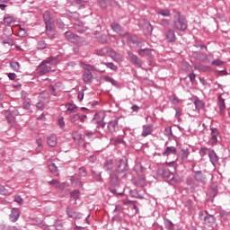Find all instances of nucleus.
<instances>
[{"mask_svg":"<svg viewBox=\"0 0 230 230\" xmlns=\"http://www.w3.org/2000/svg\"><path fill=\"white\" fill-rule=\"evenodd\" d=\"M10 66L13 71L19 72L21 70V64L17 61L11 62Z\"/></svg>","mask_w":230,"mask_h":230,"instance_id":"obj_40","label":"nucleus"},{"mask_svg":"<svg viewBox=\"0 0 230 230\" xmlns=\"http://www.w3.org/2000/svg\"><path fill=\"white\" fill-rule=\"evenodd\" d=\"M108 130H110V132H116V120L108 123Z\"/></svg>","mask_w":230,"mask_h":230,"instance_id":"obj_41","label":"nucleus"},{"mask_svg":"<svg viewBox=\"0 0 230 230\" xmlns=\"http://www.w3.org/2000/svg\"><path fill=\"white\" fill-rule=\"evenodd\" d=\"M86 67L87 68L84 69L82 75L83 82H84V84H93V79L94 78V76L93 75L91 70L93 71V69H94V66H93L92 65H87Z\"/></svg>","mask_w":230,"mask_h":230,"instance_id":"obj_4","label":"nucleus"},{"mask_svg":"<svg viewBox=\"0 0 230 230\" xmlns=\"http://www.w3.org/2000/svg\"><path fill=\"white\" fill-rule=\"evenodd\" d=\"M71 199L74 200H78L80 199V190H74L70 194Z\"/></svg>","mask_w":230,"mask_h":230,"instance_id":"obj_39","label":"nucleus"},{"mask_svg":"<svg viewBox=\"0 0 230 230\" xmlns=\"http://www.w3.org/2000/svg\"><path fill=\"white\" fill-rule=\"evenodd\" d=\"M79 175L81 177H85V175H87V169H85V167H80L79 168Z\"/></svg>","mask_w":230,"mask_h":230,"instance_id":"obj_52","label":"nucleus"},{"mask_svg":"<svg viewBox=\"0 0 230 230\" xmlns=\"http://www.w3.org/2000/svg\"><path fill=\"white\" fill-rule=\"evenodd\" d=\"M14 202H17V204H20V206H22L24 199L21 196H15Z\"/></svg>","mask_w":230,"mask_h":230,"instance_id":"obj_55","label":"nucleus"},{"mask_svg":"<svg viewBox=\"0 0 230 230\" xmlns=\"http://www.w3.org/2000/svg\"><path fill=\"white\" fill-rule=\"evenodd\" d=\"M65 37L66 40H68L69 42H72L73 44H76V42L80 40V37L78 35L69 31L65 32Z\"/></svg>","mask_w":230,"mask_h":230,"instance_id":"obj_13","label":"nucleus"},{"mask_svg":"<svg viewBox=\"0 0 230 230\" xmlns=\"http://www.w3.org/2000/svg\"><path fill=\"white\" fill-rule=\"evenodd\" d=\"M4 22L5 24H12V22H13V16L6 14L4 18Z\"/></svg>","mask_w":230,"mask_h":230,"instance_id":"obj_42","label":"nucleus"},{"mask_svg":"<svg viewBox=\"0 0 230 230\" xmlns=\"http://www.w3.org/2000/svg\"><path fill=\"white\" fill-rule=\"evenodd\" d=\"M129 195H130V197H132L133 199H145V197H143L141 194H139V192H137V190H130V191H129Z\"/></svg>","mask_w":230,"mask_h":230,"instance_id":"obj_34","label":"nucleus"},{"mask_svg":"<svg viewBox=\"0 0 230 230\" xmlns=\"http://www.w3.org/2000/svg\"><path fill=\"white\" fill-rule=\"evenodd\" d=\"M129 40L132 42V44L137 46L138 48H142L143 44H145V40H143L141 38H137V36L129 37Z\"/></svg>","mask_w":230,"mask_h":230,"instance_id":"obj_16","label":"nucleus"},{"mask_svg":"<svg viewBox=\"0 0 230 230\" xmlns=\"http://www.w3.org/2000/svg\"><path fill=\"white\" fill-rule=\"evenodd\" d=\"M95 53L98 55V57H105V55L108 53L111 58L116 56V52L108 47L98 49L95 50Z\"/></svg>","mask_w":230,"mask_h":230,"instance_id":"obj_9","label":"nucleus"},{"mask_svg":"<svg viewBox=\"0 0 230 230\" xmlns=\"http://www.w3.org/2000/svg\"><path fill=\"white\" fill-rule=\"evenodd\" d=\"M173 29L178 30V31H186L188 30V21L181 13H176L174 15V22H173Z\"/></svg>","mask_w":230,"mask_h":230,"instance_id":"obj_2","label":"nucleus"},{"mask_svg":"<svg viewBox=\"0 0 230 230\" xmlns=\"http://www.w3.org/2000/svg\"><path fill=\"white\" fill-rule=\"evenodd\" d=\"M55 72V69L51 68L50 63L48 61H42L38 66V73L40 76H44V75H48V73Z\"/></svg>","mask_w":230,"mask_h":230,"instance_id":"obj_3","label":"nucleus"},{"mask_svg":"<svg viewBox=\"0 0 230 230\" xmlns=\"http://www.w3.org/2000/svg\"><path fill=\"white\" fill-rule=\"evenodd\" d=\"M161 26H164V28H168L170 26V22L166 19H163L160 21Z\"/></svg>","mask_w":230,"mask_h":230,"instance_id":"obj_56","label":"nucleus"},{"mask_svg":"<svg viewBox=\"0 0 230 230\" xmlns=\"http://www.w3.org/2000/svg\"><path fill=\"white\" fill-rule=\"evenodd\" d=\"M164 136H166L167 137H172V136L173 135L172 132V127H167V128H165L164 130Z\"/></svg>","mask_w":230,"mask_h":230,"instance_id":"obj_45","label":"nucleus"},{"mask_svg":"<svg viewBox=\"0 0 230 230\" xmlns=\"http://www.w3.org/2000/svg\"><path fill=\"white\" fill-rule=\"evenodd\" d=\"M116 30H117V33L119 35V37H125V35H128V32L124 31L123 27H121V25L117 24Z\"/></svg>","mask_w":230,"mask_h":230,"instance_id":"obj_35","label":"nucleus"},{"mask_svg":"<svg viewBox=\"0 0 230 230\" xmlns=\"http://www.w3.org/2000/svg\"><path fill=\"white\" fill-rule=\"evenodd\" d=\"M47 64H54L55 66H57V64H60V55L49 58V59L47 60Z\"/></svg>","mask_w":230,"mask_h":230,"instance_id":"obj_30","label":"nucleus"},{"mask_svg":"<svg viewBox=\"0 0 230 230\" xmlns=\"http://www.w3.org/2000/svg\"><path fill=\"white\" fill-rule=\"evenodd\" d=\"M194 105L199 111H200V109H204V102L200 99H196L194 101Z\"/></svg>","mask_w":230,"mask_h":230,"instance_id":"obj_36","label":"nucleus"},{"mask_svg":"<svg viewBox=\"0 0 230 230\" xmlns=\"http://www.w3.org/2000/svg\"><path fill=\"white\" fill-rule=\"evenodd\" d=\"M156 174L158 177H162V179H169V181H175V174L170 172V170L166 168H159L156 171Z\"/></svg>","mask_w":230,"mask_h":230,"instance_id":"obj_5","label":"nucleus"},{"mask_svg":"<svg viewBox=\"0 0 230 230\" xmlns=\"http://www.w3.org/2000/svg\"><path fill=\"white\" fill-rule=\"evenodd\" d=\"M19 217H21V211L19 208H13L11 214L9 215V220L15 223L17 220H19Z\"/></svg>","mask_w":230,"mask_h":230,"instance_id":"obj_14","label":"nucleus"},{"mask_svg":"<svg viewBox=\"0 0 230 230\" xmlns=\"http://www.w3.org/2000/svg\"><path fill=\"white\" fill-rule=\"evenodd\" d=\"M36 107L39 111H44V109H46V97L40 96V101L36 104Z\"/></svg>","mask_w":230,"mask_h":230,"instance_id":"obj_25","label":"nucleus"},{"mask_svg":"<svg viewBox=\"0 0 230 230\" xmlns=\"http://www.w3.org/2000/svg\"><path fill=\"white\" fill-rule=\"evenodd\" d=\"M93 137H94V133L93 131H87L84 134V139H91Z\"/></svg>","mask_w":230,"mask_h":230,"instance_id":"obj_58","label":"nucleus"},{"mask_svg":"<svg viewBox=\"0 0 230 230\" xmlns=\"http://www.w3.org/2000/svg\"><path fill=\"white\" fill-rule=\"evenodd\" d=\"M57 135H49L47 137V145H49V146H51V148H55V146H57Z\"/></svg>","mask_w":230,"mask_h":230,"instance_id":"obj_17","label":"nucleus"},{"mask_svg":"<svg viewBox=\"0 0 230 230\" xmlns=\"http://www.w3.org/2000/svg\"><path fill=\"white\" fill-rule=\"evenodd\" d=\"M199 217L206 227H210L211 229H213V227H215L217 224V217L209 214V212H208L207 210L199 211Z\"/></svg>","mask_w":230,"mask_h":230,"instance_id":"obj_1","label":"nucleus"},{"mask_svg":"<svg viewBox=\"0 0 230 230\" xmlns=\"http://www.w3.org/2000/svg\"><path fill=\"white\" fill-rule=\"evenodd\" d=\"M194 172V179L198 181V182H204L206 181V176L202 174V171H193Z\"/></svg>","mask_w":230,"mask_h":230,"instance_id":"obj_22","label":"nucleus"},{"mask_svg":"<svg viewBox=\"0 0 230 230\" xmlns=\"http://www.w3.org/2000/svg\"><path fill=\"white\" fill-rule=\"evenodd\" d=\"M31 107V104L28 101H24L22 102V108L25 109V111H30V108Z\"/></svg>","mask_w":230,"mask_h":230,"instance_id":"obj_57","label":"nucleus"},{"mask_svg":"<svg viewBox=\"0 0 230 230\" xmlns=\"http://www.w3.org/2000/svg\"><path fill=\"white\" fill-rule=\"evenodd\" d=\"M70 119L72 121V123H76V121H78V119H80V114H75L70 117Z\"/></svg>","mask_w":230,"mask_h":230,"instance_id":"obj_60","label":"nucleus"},{"mask_svg":"<svg viewBox=\"0 0 230 230\" xmlns=\"http://www.w3.org/2000/svg\"><path fill=\"white\" fill-rule=\"evenodd\" d=\"M66 214L69 217V218H75V219H80L82 218V214L73 210L70 207L66 208Z\"/></svg>","mask_w":230,"mask_h":230,"instance_id":"obj_15","label":"nucleus"},{"mask_svg":"<svg viewBox=\"0 0 230 230\" xmlns=\"http://www.w3.org/2000/svg\"><path fill=\"white\" fill-rule=\"evenodd\" d=\"M164 225L167 230H175V225L168 218H164Z\"/></svg>","mask_w":230,"mask_h":230,"instance_id":"obj_28","label":"nucleus"},{"mask_svg":"<svg viewBox=\"0 0 230 230\" xmlns=\"http://www.w3.org/2000/svg\"><path fill=\"white\" fill-rule=\"evenodd\" d=\"M92 175L93 179H95V181H102V174H100V172H96V171H92Z\"/></svg>","mask_w":230,"mask_h":230,"instance_id":"obj_46","label":"nucleus"},{"mask_svg":"<svg viewBox=\"0 0 230 230\" xmlns=\"http://www.w3.org/2000/svg\"><path fill=\"white\" fill-rule=\"evenodd\" d=\"M103 80L104 82H109L110 84H112V85H116V81H114V79L109 75L103 76Z\"/></svg>","mask_w":230,"mask_h":230,"instance_id":"obj_47","label":"nucleus"},{"mask_svg":"<svg viewBox=\"0 0 230 230\" xmlns=\"http://www.w3.org/2000/svg\"><path fill=\"white\" fill-rule=\"evenodd\" d=\"M152 49H141L137 51L139 57H152Z\"/></svg>","mask_w":230,"mask_h":230,"instance_id":"obj_24","label":"nucleus"},{"mask_svg":"<svg viewBox=\"0 0 230 230\" xmlns=\"http://www.w3.org/2000/svg\"><path fill=\"white\" fill-rule=\"evenodd\" d=\"M66 111V114H73V112H76V110L78 109L77 106H75V104L68 102L65 105Z\"/></svg>","mask_w":230,"mask_h":230,"instance_id":"obj_23","label":"nucleus"},{"mask_svg":"<svg viewBox=\"0 0 230 230\" xmlns=\"http://www.w3.org/2000/svg\"><path fill=\"white\" fill-rule=\"evenodd\" d=\"M46 46H48L46 40H40L38 41L36 48L37 49H46Z\"/></svg>","mask_w":230,"mask_h":230,"instance_id":"obj_38","label":"nucleus"},{"mask_svg":"<svg viewBox=\"0 0 230 230\" xmlns=\"http://www.w3.org/2000/svg\"><path fill=\"white\" fill-rule=\"evenodd\" d=\"M112 168H114V163L112 162V160L111 159L106 160L104 163V169L107 172H111V170H112Z\"/></svg>","mask_w":230,"mask_h":230,"instance_id":"obj_32","label":"nucleus"},{"mask_svg":"<svg viewBox=\"0 0 230 230\" xmlns=\"http://www.w3.org/2000/svg\"><path fill=\"white\" fill-rule=\"evenodd\" d=\"M135 186H138L139 188H145L146 186V180L143 177L138 178L134 181Z\"/></svg>","mask_w":230,"mask_h":230,"instance_id":"obj_31","label":"nucleus"},{"mask_svg":"<svg viewBox=\"0 0 230 230\" xmlns=\"http://www.w3.org/2000/svg\"><path fill=\"white\" fill-rule=\"evenodd\" d=\"M208 157L212 164L215 165L217 163H218V155H217V153L215 152V150L209 151Z\"/></svg>","mask_w":230,"mask_h":230,"instance_id":"obj_26","label":"nucleus"},{"mask_svg":"<svg viewBox=\"0 0 230 230\" xmlns=\"http://www.w3.org/2000/svg\"><path fill=\"white\" fill-rule=\"evenodd\" d=\"M1 43L2 44H13V40H12V38H4V37H1L0 38Z\"/></svg>","mask_w":230,"mask_h":230,"instance_id":"obj_44","label":"nucleus"},{"mask_svg":"<svg viewBox=\"0 0 230 230\" xmlns=\"http://www.w3.org/2000/svg\"><path fill=\"white\" fill-rule=\"evenodd\" d=\"M4 114H5V119L7 123L12 127L13 125V121L15 120V118L12 116V113H10V110L5 111Z\"/></svg>","mask_w":230,"mask_h":230,"instance_id":"obj_29","label":"nucleus"},{"mask_svg":"<svg viewBox=\"0 0 230 230\" xmlns=\"http://www.w3.org/2000/svg\"><path fill=\"white\" fill-rule=\"evenodd\" d=\"M128 170V164H127V158L123 157L119 160L117 164V175H119V173H123L122 177H125V172Z\"/></svg>","mask_w":230,"mask_h":230,"instance_id":"obj_6","label":"nucleus"},{"mask_svg":"<svg viewBox=\"0 0 230 230\" xmlns=\"http://www.w3.org/2000/svg\"><path fill=\"white\" fill-rule=\"evenodd\" d=\"M49 91L52 96H57V89L53 86V84L49 85Z\"/></svg>","mask_w":230,"mask_h":230,"instance_id":"obj_51","label":"nucleus"},{"mask_svg":"<svg viewBox=\"0 0 230 230\" xmlns=\"http://www.w3.org/2000/svg\"><path fill=\"white\" fill-rule=\"evenodd\" d=\"M218 136H220V131L217 128H210V138L208 144L210 146H215L218 143Z\"/></svg>","mask_w":230,"mask_h":230,"instance_id":"obj_8","label":"nucleus"},{"mask_svg":"<svg viewBox=\"0 0 230 230\" xmlns=\"http://www.w3.org/2000/svg\"><path fill=\"white\" fill-rule=\"evenodd\" d=\"M43 21L46 24V27L48 26H55V22L53 21V16L51 15V13L49 11H45L43 13Z\"/></svg>","mask_w":230,"mask_h":230,"instance_id":"obj_12","label":"nucleus"},{"mask_svg":"<svg viewBox=\"0 0 230 230\" xmlns=\"http://www.w3.org/2000/svg\"><path fill=\"white\" fill-rule=\"evenodd\" d=\"M165 39L167 42H175V40H177V37H175V31L170 29L165 35Z\"/></svg>","mask_w":230,"mask_h":230,"instance_id":"obj_21","label":"nucleus"},{"mask_svg":"<svg viewBox=\"0 0 230 230\" xmlns=\"http://www.w3.org/2000/svg\"><path fill=\"white\" fill-rule=\"evenodd\" d=\"M175 155L177 154V148L175 146H167L165 150L162 153L164 157H168V155Z\"/></svg>","mask_w":230,"mask_h":230,"instance_id":"obj_18","label":"nucleus"},{"mask_svg":"<svg viewBox=\"0 0 230 230\" xmlns=\"http://www.w3.org/2000/svg\"><path fill=\"white\" fill-rule=\"evenodd\" d=\"M49 170H50L51 173H53V175H58V167H57V165L55 164V163H50L49 164Z\"/></svg>","mask_w":230,"mask_h":230,"instance_id":"obj_33","label":"nucleus"},{"mask_svg":"<svg viewBox=\"0 0 230 230\" xmlns=\"http://www.w3.org/2000/svg\"><path fill=\"white\" fill-rule=\"evenodd\" d=\"M218 107L220 111V114H224V111H226V101L222 97V95L218 96Z\"/></svg>","mask_w":230,"mask_h":230,"instance_id":"obj_27","label":"nucleus"},{"mask_svg":"<svg viewBox=\"0 0 230 230\" xmlns=\"http://www.w3.org/2000/svg\"><path fill=\"white\" fill-rule=\"evenodd\" d=\"M53 26L54 25H49L46 27V34L48 35V38L51 40H53V39H55V36L57 35Z\"/></svg>","mask_w":230,"mask_h":230,"instance_id":"obj_19","label":"nucleus"},{"mask_svg":"<svg viewBox=\"0 0 230 230\" xmlns=\"http://www.w3.org/2000/svg\"><path fill=\"white\" fill-rule=\"evenodd\" d=\"M97 39H99V42H101V44H105L107 43V35L102 34L101 35V37H96Z\"/></svg>","mask_w":230,"mask_h":230,"instance_id":"obj_50","label":"nucleus"},{"mask_svg":"<svg viewBox=\"0 0 230 230\" xmlns=\"http://www.w3.org/2000/svg\"><path fill=\"white\" fill-rule=\"evenodd\" d=\"M189 78H190V81L191 82V84H194V82L197 78V75L194 73H191V74H189Z\"/></svg>","mask_w":230,"mask_h":230,"instance_id":"obj_62","label":"nucleus"},{"mask_svg":"<svg viewBox=\"0 0 230 230\" xmlns=\"http://www.w3.org/2000/svg\"><path fill=\"white\" fill-rule=\"evenodd\" d=\"M199 67L200 71H207V72L211 71V66H208L199 65Z\"/></svg>","mask_w":230,"mask_h":230,"instance_id":"obj_59","label":"nucleus"},{"mask_svg":"<svg viewBox=\"0 0 230 230\" xmlns=\"http://www.w3.org/2000/svg\"><path fill=\"white\" fill-rule=\"evenodd\" d=\"M49 184H51V186H55L56 188H60L61 184L58 180H52L49 181Z\"/></svg>","mask_w":230,"mask_h":230,"instance_id":"obj_49","label":"nucleus"},{"mask_svg":"<svg viewBox=\"0 0 230 230\" xmlns=\"http://www.w3.org/2000/svg\"><path fill=\"white\" fill-rule=\"evenodd\" d=\"M10 113L12 114L13 117L15 118L19 114V110L17 109L10 110Z\"/></svg>","mask_w":230,"mask_h":230,"instance_id":"obj_64","label":"nucleus"},{"mask_svg":"<svg viewBox=\"0 0 230 230\" xmlns=\"http://www.w3.org/2000/svg\"><path fill=\"white\" fill-rule=\"evenodd\" d=\"M57 26L59 27L61 30L66 27V23L62 21V19L58 18L57 20Z\"/></svg>","mask_w":230,"mask_h":230,"instance_id":"obj_53","label":"nucleus"},{"mask_svg":"<svg viewBox=\"0 0 230 230\" xmlns=\"http://www.w3.org/2000/svg\"><path fill=\"white\" fill-rule=\"evenodd\" d=\"M158 15H162L163 17H170L172 13L168 9H161L157 12Z\"/></svg>","mask_w":230,"mask_h":230,"instance_id":"obj_37","label":"nucleus"},{"mask_svg":"<svg viewBox=\"0 0 230 230\" xmlns=\"http://www.w3.org/2000/svg\"><path fill=\"white\" fill-rule=\"evenodd\" d=\"M153 130L154 128L152 125H144L141 136L143 137H146V136H150V134H152Z\"/></svg>","mask_w":230,"mask_h":230,"instance_id":"obj_20","label":"nucleus"},{"mask_svg":"<svg viewBox=\"0 0 230 230\" xmlns=\"http://www.w3.org/2000/svg\"><path fill=\"white\" fill-rule=\"evenodd\" d=\"M128 55L133 66H136L137 67H141L143 66V60H141V58H139L137 55L132 52H128Z\"/></svg>","mask_w":230,"mask_h":230,"instance_id":"obj_11","label":"nucleus"},{"mask_svg":"<svg viewBox=\"0 0 230 230\" xmlns=\"http://www.w3.org/2000/svg\"><path fill=\"white\" fill-rule=\"evenodd\" d=\"M169 100H170V102H171V103L172 104V105H177L178 103H179V98H177V95L176 94H172V95H171L170 96V98H169Z\"/></svg>","mask_w":230,"mask_h":230,"instance_id":"obj_43","label":"nucleus"},{"mask_svg":"<svg viewBox=\"0 0 230 230\" xmlns=\"http://www.w3.org/2000/svg\"><path fill=\"white\" fill-rule=\"evenodd\" d=\"M77 100H79V102H82L84 100V90L78 92Z\"/></svg>","mask_w":230,"mask_h":230,"instance_id":"obj_63","label":"nucleus"},{"mask_svg":"<svg viewBox=\"0 0 230 230\" xmlns=\"http://www.w3.org/2000/svg\"><path fill=\"white\" fill-rule=\"evenodd\" d=\"M179 157H180L181 163H190L191 164L192 168L196 165L195 161L188 160V157H190V149H188V148H181L180 150Z\"/></svg>","mask_w":230,"mask_h":230,"instance_id":"obj_7","label":"nucleus"},{"mask_svg":"<svg viewBox=\"0 0 230 230\" xmlns=\"http://www.w3.org/2000/svg\"><path fill=\"white\" fill-rule=\"evenodd\" d=\"M212 66H224V61L220 60V59H216L214 61L211 62Z\"/></svg>","mask_w":230,"mask_h":230,"instance_id":"obj_61","label":"nucleus"},{"mask_svg":"<svg viewBox=\"0 0 230 230\" xmlns=\"http://www.w3.org/2000/svg\"><path fill=\"white\" fill-rule=\"evenodd\" d=\"M208 151L209 149L208 147H201L199 150V155L201 157H204V155H206V154H208Z\"/></svg>","mask_w":230,"mask_h":230,"instance_id":"obj_54","label":"nucleus"},{"mask_svg":"<svg viewBox=\"0 0 230 230\" xmlns=\"http://www.w3.org/2000/svg\"><path fill=\"white\" fill-rule=\"evenodd\" d=\"M192 58L200 62L209 64V58L208 57V54L204 52L192 51Z\"/></svg>","mask_w":230,"mask_h":230,"instance_id":"obj_10","label":"nucleus"},{"mask_svg":"<svg viewBox=\"0 0 230 230\" xmlns=\"http://www.w3.org/2000/svg\"><path fill=\"white\" fill-rule=\"evenodd\" d=\"M97 3L101 6V8H106L109 3V0H97Z\"/></svg>","mask_w":230,"mask_h":230,"instance_id":"obj_48","label":"nucleus"}]
</instances>
